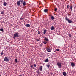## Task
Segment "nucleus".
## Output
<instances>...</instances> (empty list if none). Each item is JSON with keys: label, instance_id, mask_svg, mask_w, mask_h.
<instances>
[{"label": "nucleus", "instance_id": "1", "mask_svg": "<svg viewBox=\"0 0 76 76\" xmlns=\"http://www.w3.org/2000/svg\"><path fill=\"white\" fill-rule=\"evenodd\" d=\"M65 20L67 21L68 23H72V21L70 20V19H69L67 17H66L65 18Z\"/></svg>", "mask_w": 76, "mask_h": 76}, {"label": "nucleus", "instance_id": "2", "mask_svg": "<svg viewBox=\"0 0 76 76\" xmlns=\"http://www.w3.org/2000/svg\"><path fill=\"white\" fill-rule=\"evenodd\" d=\"M10 60L9 58V57H5V58H4V61H5L7 62Z\"/></svg>", "mask_w": 76, "mask_h": 76}, {"label": "nucleus", "instance_id": "3", "mask_svg": "<svg viewBox=\"0 0 76 76\" xmlns=\"http://www.w3.org/2000/svg\"><path fill=\"white\" fill-rule=\"evenodd\" d=\"M19 33L17 32L14 34V36L15 37H19Z\"/></svg>", "mask_w": 76, "mask_h": 76}, {"label": "nucleus", "instance_id": "4", "mask_svg": "<svg viewBox=\"0 0 76 76\" xmlns=\"http://www.w3.org/2000/svg\"><path fill=\"white\" fill-rule=\"evenodd\" d=\"M57 65L59 68H61V63L60 62H58L57 63Z\"/></svg>", "mask_w": 76, "mask_h": 76}, {"label": "nucleus", "instance_id": "5", "mask_svg": "<svg viewBox=\"0 0 76 76\" xmlns=\"http://www.w3.org/2000/svg\"><path fill=\"white\" fill-rule=\"evenodd\" d=\"M46 50L48 52H51V50L50 48H46Z\"/></svg>", "mask_w": 76, "mask_h": 76}, {"label": "nucleus", "instance_id": "6", "mask_svg": "<svg viewBox=\"0 0 76 76\" xmlns=\"http://www.w3.org/2000/svg\"><path fill=\"white\" fill-rule=\"evenodd\" d=\"M71 66H72V67H75V64L73 62H72V63L71 62Z\"/></svg>", "mask_w": 76, "mask_h": 76}, {"label": "nucleus", "instance_id": "7", "mask_svg": "<svg viewBox=\"0 0 76 76\" xmlns=\"http://www.w3.org/2000/svg\"><path fill=\"white\" fill-rule=\"evenodd\" d=\"M39 69L40 72H41L43 70V66H41L40 67H39Z\"/></svg>", "mask_w": 76, "mask_h": 76}, {"label": "nucleus", "instance_id": "8", "mask_svg": "<svg viewBox=\"0 0 76 76\" xmlns=\"http://www.w3.org/2000/svg\"><path fill=\"white\" fill-rule=\"evenodd\" d=\"M17 5L19 6H20V1H18V2H17Z\"/></svg>", "mask_w": 76, "mask_h": 76}, {"label": "nucleus", "instance_id": "9", "mask_svg": "<svg viewBox=\"0 0 76 76\" xmlns=\"http://www.w3.org/2000/svg\"><path fill=\"white\" fill-rule=\"evenodd\" d=\"M22 4L24 6H26V3L25 1H24V2H23V3Z\"/></svg>", "mask_w": 76, "mask_h": 76}, {"label": "nucleus", "instance_id": "10", "mask_svg": "<svg viewBox=\"0 0 76 76\" xmlns=\"http://www.w3.org/2000/svg\"><path fill=\"white\" fill-rule=\"evenodd\" d=\"M48 10L47 9H46L44 10V12L45 13H47Z\"/></svg>", "mask_w": 76, "mask_h": 76}, {"label": "nucleus", "instance_id": "11", "mask_svg": "<svg viewBox=\"0 0 76 76\" xmlns=\"http://www.w3.org/2000/svg\"><path fill=\"white\" fill-rule=\"evenodd\" d=\"M69 7H70V9L71 10V11H72V9H73V5H71L70 6H69Z\"/></svg>", "mask_w": 76, "mask_h": 76}, {"label": "nucleus", "instance_id": "12", "mask_svg": "<svg viewBox=\"0 0 76 76\" xmlns=\"http://www.w3.org/2000/svg\"><path fill=\"white\" fill-rule=\"evenodd\" d=\"M44 61L46 63L48 62H49L48 59L47 58Z\"/></svg>", "mask_w": 76, "mask_h": 76}, {"label": "nucleus", "instance_id": "13", "mask_svg": "<svg viewBox=\"0 0 76 76\" xmlns=\"http://www.w3.org/2000/svg\"><path fill=\"white\" fill-rule=\"evenodd\" d=\"M44 38H45V39H44V40H45V41H46L47 42H48V39L46 38V37H44Z\"/></svg>", "mask_w": 76, "mask_h": 76}, {"label": "nucleus", "instance_id": "14", "mask_svg": "<svg viewBox=\"0 0 76 76\" xmlns=\"http://www.w3.org/2000/svg\"><path fill=\"white\" fill-rule=\"evenodd\" d=\"M46 32H47V30L45 29L44 30H43V34H45L46 33Z\"/></svg>", "mask_w": 76, "mask_h": 76}, {"label": "nucleus", "instance_id": "15", "mask_svg": "<svg viewBox=\"0 0 76 76\" xmlns=\"http://www.w3.org/2000/svg\"><path fill=\"white\" fill-rule=\"evenodd\" d=\"M51 20H54V17H53V16H52L51 17Z\"/></svg>", "mask_w": 76, "mask_h": 76}, {"label": "nucleus", "instance_id": "16", "mask_svg": "<svg viewBox=\"0 0 76 76\" xmlns=\"http://www.w3.org/2000/svg\"><path fill=\"white\" fill-rule=\"evenodd\" d=\"M25 26L27 27H29L30 26V25L29 24H27Z\"/></svg>", "mask_w": 76, "mask_h": 76}, {"label": "nucleus", "instance_id": "17", "mask_svg": "<svg viewBox=\"0 0 76 76\" xmlns=\"http://www.w3.org/2000/svg\"><path fill=\"white\" fill-rule=\"evenodd\" d=\"M54 29H55L54 28L53 26H52L51 28V30H54Z\"/></svg>", "mask_w": 76, "mask_h": 76}, {"label": "nucleus", "instance_id": "18", "mask_svg": "<svg viewBox=\"0 0 76 76\" xmlns=\"http://www.w3.org/2000/svg\"><path fill=\"white\" fill-rule=\"evenodd\" d=\"M42 42H43V43L45 44H46L47 43V42H46L45 41H43Z\"/></svg>", "mask_w": 76, "mask_h": 76}, {"label": "nucleus", "instance_id": "19", "mask_svg": "<svg viewBox=\"0 0 76 76\" xmlns=\"http://www.w3.org/2000/svg\"><path fill=\"white\" fill-rule=\"evenodd\" d=\"M63 75L64 76H66V73L65 72H63Z\"/></svg>", "mask_w": 76, "mask_h": 76}, {"label": "nucleus", "instance_id": "20", "mask_svg": "<svg viewBox=\"0 0 76 76\" xmlns=\"http://www.w3.org/2000/svg\"><path fill=\"white\" fill-rule=\"evenodd\" d=\"M3 5L5 6H6L7 5V3L6 2H4L3 4Z\"/></svg>", "mask_w": 76, "mask_h": 76}, {"label": "nucleus", "instance_id": "21", "mask_svg": "<svg viewBox=\"0 0 76 76\" xmlns=\"http://www.w3.org/2000/svg\"><path fill=\"white\" fill-rule=\"evenodd\" d=\"M0 31L2 32H4V29L3 28H1L0 29Z\"/></svg>", "mask_w": 76, "mask_h": 76}, {"label": "nucleus", "instance_id": "22", "mask_svg": "<svg viewBox=\"0 0 76 76\" xmlns=\"http://www.w3.org/2000/svg\"><path fill=\"white\" fill-rule=\"evenodd\" d=\"M20 2H21V3H23L24 1H23V0H19Z\"/></svg>", "mask_w": 76, "mask_h": 76}, {"label": "nucleus", "instance_id": "23", "mask_svg": "<svg viewBox=\"0 0 76 76\" xmlns=\"http://www.w3.org/2000/svg\"><path fill=\"white\" fill-rule=\"evenodd\" d=\"M3 51H2V52H1V56L3 55V54H4V53H3Z\"/></svg>", "mask_w": 76, "mask_h": 76}, {"label": "nucleus", "instance_id": "24", "mask_svg": "<svg viewBox=\"0 0 76 76\" xmlns=\"http://www.w3.org/2000/svg\"><path fill=\"white\" fill-rule=\"evenodd\" d=\"M47 67H48V68H50V65H49V64H48V65H47Z\"/></svg>", "mask_w": 76, "mask_h": 76}, {"label": "nucleus", "instance_id": "25", "mask_svg": "<svg viewBox=\"0 0 76 76\" xmlns=\"http://www.w3.org/2000/svg\"><path fill=\"white\" fill-rule=\"evenodd\" d=\"M15 61L16 63H18V59H15Z\"/></svg>", "mask_w": 76, "mask_h": 76}, {"label": "nucleus", "instance_id": "26", "mask_svg": "<svg viewBox=\"0 0 76 76\" xmlns=\"http://www.w3.org/2000/svg\"><path fill=\"white\" fill-rule=\"evenodd\" d=\"M37 74H41V72H40L39 71H37Z\"/></svg>", "mask_w": 76, "mask_h": 76}, {"label": "nucleus", "instance_id": "27", "mask_svg": "<svg viewBox=\"0 0 76 76\" xmlns=\"http://www.w3.org/2000/svg\"><path fill=\"white\" fill-rule=\"evenodd\" d=\"M57 8H55V9L54 11L55 12L57 11Z\"/></svg>", "mask_w": 76, "mask_h": 76}, {"label": "nucleus", "instance_id": "28", "mask_svg": "<svg viewBox=\"0 0 76 76\" xmlns=\"http://www.w3.org/2000/svg\"><path fill=\"white\" fill-rule=\"evenodd\" d=\"M68 36H69V37H72V35H71L70 34H69L68 35Z\"/></svg>", "mask_w": 76, "mask_h": 76}, {"label": "nucleus", "instance_id": "29", "mask_svg": "<svg viewBox=\"0 0 76 76\" xmlns=\"http://www.w3.org/2000/svg\"><path fill=\"white\" fill-rule=\"evenodd\" d=\"M56 50L58 51H60V49H56Z\"/></svg>", "mask_w": 76, "mask_h": 76}, {"label": "nucleus", "instance_id": "30", "mask_svg": "<svg viewBox=\"0 0 76 76\" xmlns=\"http://www.w3.org/2000/svg\"><path fill=\"white\" fill-rule=\"evenodd\" d=\"M1 14H4V11H2V12H1Z\"/></svg>", "mask_w": 76, "mask_h": 76}, {"label": "nucleus", "instance_id": "31", "mask_svg": "<svg viewBox=\"0 0 76 76\" xmlns=\"http://www.w3.org/2000/svg\"><path fill=\"white\" fill-rule=\"evenodd\" d=\"M38 33H37V34L39 35L40 34V32L38 30Z\"/></svg>", "mask_w": 76, "mask_h": 76}, {"label": "nucleus", "instance_id": "32", "mask_svg": "<svg viewBox=\"0 0 76 76\" xmlns=\"http://www.w3.org/2000/svg\"><path fill=\"white\" fill-rule=\"evenodd\" d=\"M69 5H67V7H66L67 9L69 8Z\"/></svg>", "mask_w": 76, "mask_h": 76}, {"label": "nucleus", "instance_id": "33", "mask_svg": "<svg viewBox=\"0 0 76 76\" xmlns=\"http://www.w3.org/2000/svg\"><path fill=\"white\" fill-rule=\"evenodd\" d=\"M34 67H36L37 65H36L35 64H34Z\"/></svg>", "mask_w": 76, "mask_h": 76}, {"label": "nucleus", "instance_id": "34", "mask_svg": "<svg viewBox=\"0 0 76 76\" xmlns=\"http://www.w3.org/2000/svg\"><path fill=\"white\" fill-rule=\"evenodd\" d=\"M24 18H20V19L21 20H23V19Z\"/></svg>", "mask_w": 76, "mask_h": 76}, {"label": "nucleus", "instance_id": "35", "mask_svg": "<svg viewBox=\"0 0 76 76\" xmlns=\"http://www.w3.org/2000/svg\"><path fill=\"white\" fill-rule=\"evenodd\" d=\"M36 40L38 41H39L40 40H39L38 39H36Z\"/></svg>", "mask_w": 76, "mask_h": 76}, {"label": "nucleus", "instance_id": "36", "mask_svg": "<svg viewBox=\"0 0 76 76\" xmlns=\"http://www.w3.org/2000/svg\"><path fill=\"white\" fill-rule=\"evenodd\" d=\"M33 67H34V66L33 65L31 66V67L33 68Z\"/></svg>", "mask_w": 76, "mask_h": 76}, {"label": "nucleus", "instance_id": "37", "mask_svg": "<svg viewBox=\"0 0 76 76\" xmlns=\"http://www.w3.org/2000/svg\"><path fill=\"white\" fill-rule=\"evenodd\" d=\"M15 37V36H14V37H13V38L14 39H15V37Z\"/></svg>", "mask_w": 76, "mask_h": 76}, {"label": "nucleus", "instance_id": "38", "mask_svg": "<svg viewBox=\"0 0 76 76\" xmlns=\"http://www.w3.org/2000/svg\"><path fill=\"white\" fill-rule=\"evenodd\" d=\"M18 76H22V75H19Z\"/></svg>", "mask_w": 76, "mask_h": 76}, {"label": "nucleus", "instance_id": "39", "mask_svg": "<svg viewBox=\"0 0 76 76\" xmlns=\"http://www.w3.org/2000/svg\"><path fill=\"white\" fill-rule=\"evenodd\" d=\"M68 15H70V14H68Z\"/></svg>", "mask_w": 76, "mask_h": 76}, {"label": "nucleus", "instance_id": "40", "mask_svg": "<svg viewBox=\"0 0 76 76\" xmlns=\"http://www.w3.org/2000/svg\"><path fill=\"white\" fill-rule=\"evenodd\" d=\"M56 50H55V51H54V52H56Z\"/></svg>", "mask_w": 76, "mask_h": 76}, {"label": "nucleus", "instance_id": "41", "mask_svg": "<svg viewBox=\"0 0 76 76\" xmlns=\"http://www.w3.org/2000/svg\"><path fill=\"white\" fill-rule=\"evenodd\" d=\"M3 1H5V0H3Z\"/></svg>", "mask_w": 76, "mask_h": 76}, {"label": "nucleus", "instance_id": "42", "mask_svg": "<svg viewBox=\"0 0 76 76\" xmlns=\"http://www.w3.org/2000/svg\"><path fill=\"white\" fill-rule=\"evenodd\" d=\"M70 0V1H71L72 0Z\"/></svg>", "mask_w": 76, "mask_h": 76}, {"label": "nucleus", "instance_id": "43", "mask_svg": "<svg viewBox=\"0 0 76 76\" xmlns=\"http://www.w3.org/2000/svg\"><path fill=\"white\" fill-rule=\"evenodd\" d=\"M1 33L0 32V34H1Z\"/></svg>", "mask_w": 76, "mask_h": 76}, {"label": "nucleus", "instance_id": "44", "mask_svg": "<svg viewBox=\"0 0 76 76\" xmlns=\"http://www.w3.org/2000/svg\"><path fill=\"white\" fill-rule=\"evenodd\" d=\"M0 76H1V75H0Z\"/></svg>", "mask_w": 76, "mask_h": 76}]
</instances>
